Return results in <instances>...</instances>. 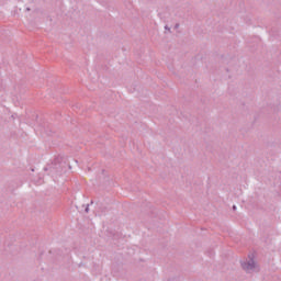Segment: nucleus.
<instances>
[{
  "label": "nucleus",
  "instance_id": "f257e3e1",
  "mask_svg": "<svg viewBox=\"0 0 281 281\" xmlns=\"http://www.w3.org/2000/svg\"><path fill=\"white\" fill-rule=\"evenodd\" d=\"M243 269H245V271H251L252 269L256 268V262L254 260H250L248 262H244L241 263Z\"/></svg>",
  "mask_w": 281,
  "mask_h": 281
}]
</instances>
